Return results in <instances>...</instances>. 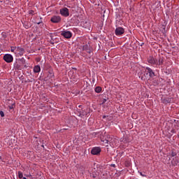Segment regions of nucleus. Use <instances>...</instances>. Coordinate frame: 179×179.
<instances>
[{"instance_id": "obj_18", "label": "nucleus", "mask_w": 179, "mask_h": 179, "mask_svg": "<svg viewBox=\"0 0 179 179\" xmlns=\"http://www.w3.org/2000/svg\"><path fill=\"white\" fill-rule=\"evenodd\" d=\"M15 50H17L16 47H11V52H15Z\"/></svg>"}, {"instance_id": "obj_4", "label": "nucleus", "mask_w": 179, "mask_h": 179, "mask_svg": "<svg viewBox=\"0 0 179 179\" xmlns=\"http://www.w3.org/2000/svg\"><path fill=\"white\" fill-rule=\"evenodd\" d=\"M101 152V148H100L99 147H94L91 150L92 155H96V156L98 155H100Z\"/></svg>"}, {"instance_id": "obj_26", "label": "nucleus", "mask_w": 179, "mask_h": 179, "mask_svg": "<svg viewBox=\"0 0 179 179\" xmlns=\"http://www.w3.org/2000/svg\"><path fill=\"white\" fill-rule=\"evenodd\" d=\"M85 24L87 25V27L89 26V22H85Z\"/></svg>"}, {"instance_id": "obj_17", "label": "nucleus", "mask_w": 179, "mask_h": 179, "mask_svg": "<svg viewBox=\"0 0 179 179\" xmlns=\"http://www.w3.org/2000/svg\"><path fill=\"white\" fill-rule=\"evenodd\" d=\"M90 177H92V178H96L97 174L96 173H91Z\"/></svg>"}, {"instance_id": "obj_7", "label": "nucleus", "mask_w": 179, "mask_h": 179, "mask_svg": "<svg viewBox=\"0 0 179 179\" xmlns=\"http://www.w3.org/2000/svg\"><path fill=\"white\" fill-rule=\"evenodd\" d=\"M62 36L65 38H71V37H72V32L70 31H64L62 32Z\"/></svg>"}, {"instance_id": "obj_2", "label": "nucleus", "mask_w": 179, "mask_h": 179, "mask_svg": "<svg viewBox=\"0 0 179 179\" xmlns=\"http://www.w3.org/2000/svg\"><path fill=\"white\" fill-rule=\"evenodd\" d=\"M3 59L8 64H10V62H13V56L10 54H6L3 56Z\"/></svg>"}, {"instance_id": "obj_5", "label": "nucleus", "mask_w": 179, "mask_h": 179, "mask_svg": "<svg viewBox=\"0 0 179 179\" xmlns=\"http://www.w3.org/2000/svg\"><path fill=\"white\" fill-rule=\"evenodd\" d=\"M116 36H121L125 33V30L122 27H117L115 31Z\"/></svg>"}, {"instance_id": "obj_20", "label": "nucleus", "mask_w": 179, "mask_h": 179, "mask_svg": "<svg viewBox=\"0 0 179 179\" xmlns=\"http://www.w3.org/2000/svg\"><path fill=\"white\" fill-rule=\"evenodd\" d=\"M0 115H1V117H5V113H3V111H2V110H0Z\"/></svg>"}, {"instance_id": "obj_23", "label": "nucleus", "mask_w": 179, "mask_h": 179, "mask_svg": "<svg viewBox=\"0 0 179 179\" xmlns=\"http://www.w3.org/2000/svg\"><path fill=\"white\" fill-rule=\"evenodd\" d=\"M14 104H13V105H11V106H8L9 107V108H10V110H13V107H14Z\"/></svg>"}, {"instance_id": "obj_25", "label": "nucleus", "mask_w": 179, "mask_h": 179, "mask_svg": "<svg viewBox=\"0 0 179 179\" xmlns=\"http://www.w3.org/2000/svg\"><path fill=\"white\" fill-rule=\"evenodd\" d=\"M171 132L172 133V134H176V129H173L171 131Z\"/></svg>"}, {"instance_id": "obj_6", "label": "nucleus", "mask_w": 179, "mask_h": 179, "mask_svg": "<svg viewBox=\"0 0 179 179\" xmlns=\"http://www.w3.org/2000/svg\"><path fill=\"white\" fill-rule=\"evenodd\" d=\"M50 22H52V23H59V22H61V17L59 15H55L51 17Z\"/></svg>"}, {"instance_id": "obj_24", "label": "nucleus", "mask_w": 179, "mask_h": 179, "mask_svg": "<svg viewBox=\"0 0 179 179\" xmlns=\"http://www.w3.org/2000/svg\"><path fill=\"white\" fill-rule=\"evenodd\" d=\"M139 174H140L142 177H146V175H144L143 173H142V172H139Z\"/></svg>"}, {"instance_id": "obj_12", "label": "nucleus", "mask_w": 179, "mask_h": 179, "mask_svg": "<svg viewBox=\"0 0 179 179\" xmlns=\"http://www.w3.org/2000/svg\"><path fill=\"white\" fill-rule=\"evenodd\" d=\"M121 142L123 143H128L129 142V140L128 139V136H124L123 138H122Z\"/></svg>"}, {"instance_id": "obj_21", "label": "nucleus", "mask_w": 179, "mask_h": 179, "mask_svg": "<svg viewBox=\"0 0 179 179\" xmlns=\"http://www.w3.org/2000/svg\"><path fill=\"white\" fill-rule=\"evenodd\" d=\"M174 156H177V152H173L171 153V157H174Z\"/></svg>"}, {"instance_id": "obj_15", "label": "nucleus", "mask_w": 179, "mask_h": 179, "mask_svg": "<svg viewBox=\"0 0 179 179\" xmlns=\"http://www.w3.org/2000/svg\"><path fill=\"white\" fill-rule=\"evenodd\" d=\"M23 177V173L22 171H18V178L22 179L24 178Z\"/></svg>"}, {"instance_id": "obj_16", "label": "nucleus", "mask_w": 179, "mask_h": 179, "mask_svg": "<svg viewBox=\"0 0 179 179\" xmlns=\"http://www.w3.org/2000/svg\"><path fill=\"white\" fill-rule=\"evenodd\" d=\"M163 59H159V61L157 62V64L156 65H163Z\"/></svg>"}, {"instance_id": "obj_11", "label": "nucleus", "mask_w": 179, "mask_h": 179, "mask_svg": "<svg viewBox=\"0 0 179 179\" xmlns=\"http://www.w3.org/2000/svg\"><path fill=\"white\" fill-rule=\"evenodd\" d=\"M17 52H19V55H20V57H22V55L24 54V49L23 48L17 47Z\"/></svg>"}, {"instance_id": "obj_33", "label": "nucleus", "mask_w": 179, "mask_h": 179, "mask_svg": "<svg viewBox=\"0 0 179 179\" xmlns=\"http://www.w3.org/2000/svg\"><path fill=\"white\" fill-rule=\"evenodd\" d=\"M87 27V25H86V27Z\"/></svg>"}, {"instance_id": "obj_9", "label": "nucleus", "mask_w": 179, "mask_h": 179, "mask_svg": "<svg viewBox=\"0 0 179 179\" xmlns=\"http://www.w3.org/2000/svg\"><path fill=\"white\" fill-rule=\"evenodd\" d=\"M148 62L149 64H151V65H156V64H157V60L156 59H155V57L150 56L148 58Z\"/></svg>"}, {"instance_id": "obj_29", "label": "nucleus", "mask_w": 179, "mask_h": 179, "mask_svg": "<svg viewBox=\"0 0 179 179\" xmlns=\"http://www.w3.org/2000/svg\"><path fill=\"white\" fill-rule=\"evenodd\" d=\"M22 179H27V178H26V177H24V178H22Z\"/></svg>"}, {"instance_id": "obj_31", "label": "nucleus", "mask_w": 179, "mask_h": 179, "mask_svg": "<svg viewBox=\"0 0 179 179\" xmlns=\"http://www.w3.org/2000/svg\"><path fill=\"white\" fill-rule=\"evenodd\" d=\"M92 57V55H90V58Z\"/></svg>"}, {"instance_id": "obj_10", "label": "nucleus", "mask_w": 179, "mask_h": 179, "mask_svg": "<svg viewBox=\"0 0 179 179\" xmlns=\"http://www.w3.org/2000/svg\"><path fill=\"white\" fill-rule=\"evenodd\" d=\"M41 71V67H40V66L36 65L34 67V73H40Z\"/></svg>"}, {"instance_id": "obj_32", "label": "nucleus", "mask_w": 179, "mask_h": 179, "mask_svg": "<svg viewBox=\"0 0 179 179\" xmlns=\"http://www.w3.org/2000/svg\"><path fill=\"white\" fill-rule=\"evenodd\" d=\"M31 12H34V11L31 10Z\"/></svg>"}, {"instance_id": "obj_22", "label": "nucleus", "mask_w": 179, "mask_h": 179, "mask_svg": "<svg viewBox=\"0 0 179 179\" xmlns=\"http://www.w3.org/2000/svg\"><path fill=\"white\" fill-rule=\"evenodd\" d=\"M87 52L88 54H92V49H90H90H88V50H87Z\"/></svg>"}, {"instance_id": "obj_13", "label": "nucleus", "mask_w": 179, "mask_h": 179, "mask_svg": "<svg viewBox=\"0 0 179 179\" xmlns=\"http://www.w3.org/2000/svg\"><path fill=\"white\" fill-rule=\"evenodd\" d=\"M103 90V89L101 88V87H95V92L96 93H101V91Z\"/></svg>"}, {"instance_id": "obj_27", "label": "nucleus", "mask_w": 179, "mask_h": 179, "mask_svg": "<svg viewBox=\"0 0 179 179\" xmlns=\"http://www.w3.org/2000/svg\"><path fill=\"white\" fill-rule=\"evenodd\" d=\"M0 160H2V157L0 156Z\"/></svg>"}, {"instance_id": "obj_19", "label": "nucleus", "mask_w": 179, "mask_h": 179, "mask_svg": "<svg viewBox=\"0 0 179 179\" xmlns=\"http://www.w3.org/2000/svg\"><path fill=\"white\" fill-rule=\"evenodd\" d=\"M106 102H107V99H103L101 101V104H105Z\"/></svg>"}, {"instance_id": "obj_8", "label": "nucleus", "mask_w": 179, "mask_h": 179, "mask_svg": "<svg viewBox=\"0 0 179 179\" xmlns=\"http://www.w3.org/2000/svg\"><path fill=\"white\" fill-rule=\"evenodd\" d=\"M145 72L149 74L150 78H155V72L150 67H146Z\"/></svg>"}, {"instance_id": "obj_28", "label": "nucleus", "mask_w": 179, "mask_h": 179, "mask_svg": "<svg viewBox=\"0 0 179 179\" xmlns=\"http://www.w3.org/2000/svg\"><path fill=\"white\" fill-rule=\"evenodd\" d=\"M41 22H37V24H40Z\"/></svg>"}, {"instance_id": "obj_30", "label": "nucleus", "mask_w": 179, "mask_h": 179, "mask_svg": "<svg viewBox=\"0 0 179 179\" xmlns=\"http://www.w3.org/2000/svg\"><path fill=\"white\" fill-rule=\"evenodd\" d=\"M113 167H114V166H115V164H113V165H112Z\"/></svg>"}, {"instance_id": "obj_3", "label": "nucleus", "mask_w": 179, "mask_h": 179, "mask_svg": "<svg viewBox=\"0 0 179 179\" xmlns=\"http://www.w3.org/2000/svg\"><path fill=\"white\" fill-rule=\"evenodd\" d=\"M60 15H62V16H64V17H68V16H69V9L67 8H61Z\"/></svg>"}, {"instance_id": "obj_14", "label": "nucleus", "mask_w": 179, "mask_h": 179, "mask_svg": "<svg viewBox=\"0 0 179 179\" xmlns=\"http://www.w3.org/2000/svg\"><path fill=\"white\" fill-rule=\"evenodd\" d=\"M90 48V46H89L88 45H84L83 46V51H87V50H89Z\"/></svg>"}, {"instance_id": "obj_1", "label": "nucleus", "mask_w": 179, "mask_h": 179, "mask_svg": "<svg viewBox=\"0 0 179 179\" xmlns=\"http://www.w3.org/2000/svg\"><path fill=\"white\" fill-rule=\"evenodd\" d=\"M104 143H112L114 145V143H116L117 138H114V136H111L108 135L106 139L103 141Z\"/></svg>"}]
</instances>
